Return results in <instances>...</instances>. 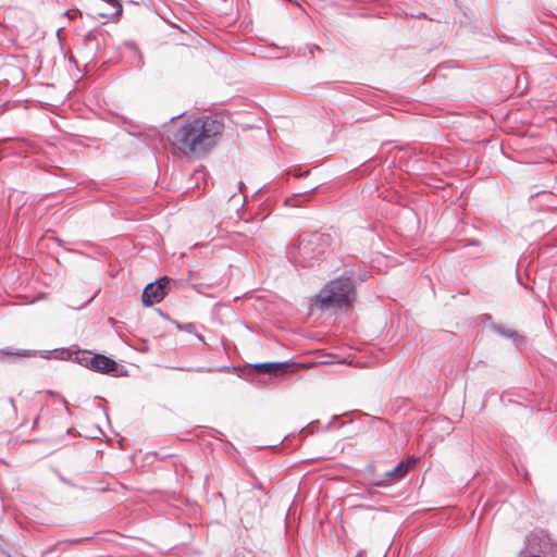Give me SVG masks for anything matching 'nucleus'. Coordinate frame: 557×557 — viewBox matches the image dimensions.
Returning a JSON list of instances; mask_svg holds the SVG:
<instances>
[{"label":"nucleus","mask_w":557,"mask_h":557,"mask_svg":"<svg viewBox=\"0 0 557 557\" xmlns=\"http://www.w3.org/2000/svg\"><path fill=\"white\" fill-rule=\"evenodd\" d=\"M417 462V459L409 457L406 460L400 461L394 469L385 472V478L392 481H398L403 479L409 471V469Z\"/></svg>","instance_id":"6e6552de"},{"label":"nucleus","mask_w":557,"mask_h":557,"mask_svg":"<svg viewBox=\"0 0 557 557\" xmlns=\"http://www.w3.org/2000/svg\"><path fill=\"white\" fill-rule=\"evenodd\" d=\"M170 278L163 276L153 283H149L143 292L141 301L144 306L150 307L161 302L168 294Z\"/></svg>","instance_id":"7ed1b4c3"},{"label":"nucleus","mask_w":557,"mask_h":557,"mask_svg":"<svg viewBox=\"0 0 557 557\" xmlns=\"http://www.w3.org/2000/svg\"><path fill=\"white\" fill-rule=\"evenodd\" d=\"M49 354H51V351H44V354L41 355V357H44V358H49Z\"/></svg>","instance_id":"ddd939ff"},{"label":"nucleus","mask_w":557,"mask_h":557,"mask_svg":"<svg viewBox=\"0 0 557 557\" xmlns=\"http://www.w3.org/2000/svg\"><path fill=\"white\" fill-rule=\"evenodd\" d=\"M107 4L111 5L114 9V12L111 13V16H119L123 12L121 0H103Z\"/></svg>","instance_id":"9b49d317"},{"label":"nucleus","mask_w":557,"mask_h":557,"mask_svg":"<svg viewBox=\"0 0 557 557\" xmlns=\"http://www.w3.org/2000/svg\"><path fill=\"white\" fill-rule=\"evenodd\" d=\"M319 236L315 234L300 236L295 247L304 258H311L314 253L313 246L317 244Z\"/></svg>","instance_id":"423d86ee"},{"label":"nucleus","mask_w":557,"mask_h":557,"mask_svg":"<svg viewBox=\"0 0 557 557\" xmlns=\"http://www.w3.org/2000/svg\"><path fill=\"white\" fill-rule=\"evenodd\" d=\"M223 129L224 124L218 119L198 117L178 127L173 133V139L182 152L202 156L216 144Z\"/></svg>","instance_id":"f257e3e1"},{"label":"nucleus","mask_w":557,"mask_h":557,"mask_svg":"<svg viewBox=\"0 0 557 557\" xmlns=\"http://www.w3.org/2000/svg\"><path fill=\"white\" fill-rule=\"evenodd\" d=\"M89 369L102 373H111L117 369V363L113 359L100 354H92V358L89 359Z\"/></svg>","instance_id":"20e7f679"},{"label":"nucleus","mask_w":557,"mask_h":557,"mask_svg":"<svg viewBox=\"0 0 557 557\" xmlns=\"http://www.w3.org/2000/svg\"><path fill=\"white\" fill-rule=\"evenodd\" d=\"M494 330L502 336L513 341L515 343L522 342V337L512 329L504 325H496Z\"/></svg>","instance_id":"9d476101"},{"label":"nucleus","mask_w":557,"mask_h":557,"mask_svg":"<svg viewBox=\"0 0 557 557\" xmlns=\"http://www.w3.org/2000/svg\"><path fill=\"white\" fill-rule=\"evenodd\" d=\"M185 331L189 332V333H194L195 331V325L193 323H188L185 325Z\"/></svg>","instance_id":"f8f14e48"},{"label":"nucleus","mask_w":557,"mask_h":557,"mask_svg":"<svg viewBox=\"0 0 557 557\" xmlns=\"http://www.w3.org/2000/svg\"><path fill=\"white\" fill-rule=\"evenodd\" d=\"M355 285L350 276H338L326 283L314 297V305L323 310L347 309L355 299Z\"/></svg>","instance_id":"f03ea898"},{"label":"nucleus","mask_w":557,"mask_h":557,"mask_svg":"<svg viewBox=\"0 0 557 557\" xmlns=\"http://www.w3.org/2000/svg\"><path fill=\"white\" fill-rule=\"evenodd\" d=\"M196 335H197L199 341L205 342V338H203V336L201 334H196Z\"/></svg>","instance_id":"4468645a"},{"label":"nucleus","mask_w":557,"mask_h":557,"mask_svg":"<svg viewBox=\"0 0 557 557\" xmlns=\"http://www.w3.org/2000/svg\"><path fill=\"white\" fill-rule=\"evenodd\" d=\"M294 366L301 367L300 364L289 363V362H263V363L253 364V368L259 372H263V373H268V374H277L281 372H286L287 369H289Z\"/></svg>","instance_id":"0eeeda50"},{"label":"nucleus","mask_w":557,"mask_h":557,"mask_svg":"<svg viewBox=\"0 0 557 557\" xmlns=\"http://www.w3.org/2000/svg\"><path fill=\"white\" fill-rule=\"evenodd\" d=\"M53 352L57 354L54 356L55 358L71 359L74 362H77L83 367H86L88 369L90 368L89 359L92 358V354L89 350H76V351H72V352L65 351V350H61V351L54 350Z\"/></svg>","instance_id":"39448f33"},{"label":"nucleus","mask_w":557,"mask_h":557,"mask_svg":"<svg viewBox=\"0 0 557 557\" xmlns=\"http://www.w3.org/2000/svg\"><path fill=\"white\" fill-rule=\"evenodd\" d=\"M9 356V357H23V358H29V357H36L37 351L36 350H29V349H17L15 351L9 350V349H0V358Z\"/></svg>","instance_id":"1a4fd4ad"},{"label":"nucleus","mask_w":557,"mask_h":557,"mask_svg":"<svg viewBox=\"0 0 557 557\" xmlns=\"http://www.w3.org/2000/svg\"><path fill=\"white\" fill-rule=\"evenodd\" d=\"M196 335H197L199 341L205 342V338H203V336L201 334H196Z\"/></svg>","instance_id":"2eb2a0df"}]
</instances>
